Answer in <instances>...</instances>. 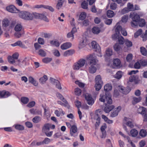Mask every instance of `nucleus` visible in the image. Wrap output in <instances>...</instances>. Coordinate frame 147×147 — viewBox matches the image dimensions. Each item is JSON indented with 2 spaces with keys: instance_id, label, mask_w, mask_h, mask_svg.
<instances>
[{
  "instance_id": "obj_49",
  "label": "nucleus",
  "mask_w": 147,
  "mask_h": 147,
  "mask_svg": "<svg viewBox=\"0 0 147 147\" xmlns=\"http://www.w3.org/2000/svg\"><path fill=\"white\" fill-rule=\"evenodd\" d=\"M129 11L134 10L133 5L130 3L127 4V7Z\"/></svg>"
},
{
  "instance_id": "obj_31",
  "label": "nucleus",
  "mask_w": 147,
  "mask_h": 147,
  "mask_svg": "<svg viewBox=\"0 0 147 147\" xmlns=\"http://www.w3.org/2000/svg\"><path fill=\"white\" fill-rule=\"evenodd\" d=\"M74 52L75 51L74 50H68L64 53V55L65 56H66L67 55H71L73 54Z\"/></svg>"
},
{
  "instance_id": "obj_48",
  "label": "nucleus",
  "mask_w": 147,
  "mask_h": 147,
  "mask_svg": "<svg viewBox=\"0 0 147 147\" xmlns=\"http://www.w3.org/2000/svg\"><path fill=\"white\" fill-rule=\"evenodd\" d=\"M88 3L86 1H83L81 4L82 7L85 9L88 8Z\"/></svg>"
},
{
  "instance_id": "obj_16",
  "label": "nucleus",
  "mask_w": 147,
  "mask_h": 147,
  "mask_svg": "<svg viewBox=\"0 0 147 147\" xmlns=\"http://www.w3.org/2000/svg\"><path fill=\"white\" fill-rule=\"evenodd\" d=\"M124 120L126 122L125 124L127 126L130 127V128H132L134 127V124L132 121L130 120L129 118L125 117Z\"/></svg>"
},
{
  "instance_id": "obj_57",
  "label": "nucleus",
  "mask_w": 147,
  "mask_h": 147,
  "mask_svg": "<svg viewBox=\"0 0 147 147\" xmlns=\"http://www.w3.org/2000/svg\"><path fill=\"white\" fill-rule=\"evenodd\" d=\"M141 37L143 41H146L147 40V35L145 33L142 34L141 35Z\"/></svg>"
},
{
  "instance_id": "obj_6",
  "label": "nucleus",
  "mask_w": 147,
  "mask_h": 147,
  "mask_svg": "<svg viewBox=\"0 0 147 147\" xmlns=\"http://www.w3.org/2000/svg\"><path fill=\"white\" fill-rule=\"evenodd\" d=\"M86 61L83 59H80L75 63L73 66L74 70H78L83 67L85 64Z\"/></svg>"
},
{
  "instance_id": "obj_62",
  "label": "nucleus",
  "mask_w": 147,
  "mask_h": 147,
  "mask_svg": "<svg viewBox=\"0 0 147 147\" xmlns=\"http://www.w3.org/2000/svg\"><path fill=\"white\" fill-rule=\"evenodd\" d=\"M35 104V102L34 101H32L30 102L27 105V106L30 108L33 107Z\"/></svg>"
},
{
  "instance_id": "obj_19",
  "label": "nucleus",
  "mask_w": 147,
  "mask_h": 147,
  "mask_svg": "<svg viewBox=\"0 0 147 147\" xmlns=\"http://www.w3.org/2000/svg\"><path fill=\"white\" fill-rule=\"evenodd\" d=\"M48 80V77L47 75H44L43 76L40 78L39 79V81L41 84H45Z\"/></svg>"
},
{
  "instance_id": "obj_33",
  "label": "nucleus",
  "mask_w": 147,
  "mask_h": 147,
  "mask_svg": "<svg viewBox=\"0 0 147 147\" xmlns=\"http://www.w3.org/2000/svg\"><path fill=\"white\" fill-rule=\"evenodd\" d=\"M8 61L10 63L13 64L16 62L15 60L11 56H9L7 57Z\"/></svg>"
},
{
  "instance_id": "obj_58",
  "label": "nucleus",
  "mask_w": 147,
  "mask_h": 147,
  "mask_svg": "<svg viewBox=\"0 0 147 147\" xmlns=\"http://www.w3.org/2000/svg\"><path fill=\"white\" fill-rule=\"evenodd\" d=\"M110 8L112 10H115L117 8V5L115 3H112L110 5Z\"/></svg>"
},
{
  "instance_id": "obj_13",
  "label": "nucleus",
  "mask_w": 147,
  "mask_h": 147,
  "mask_svg": "<svg viewBox=\"0 0 147 147\" xmlns=\"http://www.w3.org/2000/svg\"><path fill=\"white\" fill-rule=\"evenodd\" d=\"M37 16L36 17V19H40L43 20L44 21L48 22L49 20L47 17L46 15L45 14L39 13H36Z\"/></svg>"
},
{
  "instance_id": "obj_24",
  "label": "nucleus",
  "mask_w": 147,
  "mask_h": 147,
  "mask_svg": "<svg viewBox=\"0 0 147 147\" xmlns=\"http://www.w3.org/2000/svg\"><path fill=\"white\" fill-rule=\"evenodd\" d=\"M138 111L139 113L144 115L146 113V109L143 107H140L138 109Z\"/></svg>"
},
{
  "instance_id": "obj_61",
  "label": "nucleus",
  "mask_w": 147,
  "mask_h": 147,
  "mask_svg": "<svg viewBox=\"0 0 147 147\" xmlns=\"http://www.w3.org/2000/svg\"><path fill=\"white\" fill-rule=\"evenodd\" d=\"M51 141L48 138H45L42 142L43 144H48Z\"/></svg>"
},
{
  "instance_id": "obj_30",
  "label": "nucleus",
  "mask_w": 147,
  "mask_h": 147,
  "mask_svg": "<svg viewBox=\"0 0 147 147\" xmlns=\"http://www.w3.org/2000/svg\"><path fill=\"white\" fill-rule=\"evenodd\" d=\"M90 42L86 39H84L82 41V42L80 43V45L81 46H86L89 45Z\"/></svg>"
},
{
  "instance_id": "obj_53",
  "label": "nucleus",
  "mask_w": 147,
  "mask_h": 147,
  "mask_svg": "<svg viewBox=\"0 0 147 147\" xmlns=\"http://www.w3.org/2000/svg\"><path fill=\"white\" fill-rule=\"evenodd\" d=\"M142 32V30L141 29L138 30L135 34L134 37L137 38L141 34Z\"/></svg>"
},
{
  "instance_id": "obj_29",
  "label": "nucleus",
  "mask_w": 147,
  "mask_h": 147,
  "mask_svg": "<svg viewBox=\"0 0 147 147\" xmlns=\"http://www.w3.org/2000/svg\"><path fill=\"white\" fill-rule=\"evenodd\" d=\"M130 133L131 135L133 137L136 136L138 135V131L135 129H132L130 131Z\"/></svg>"
},
{
  "instance_id": "obj_60",
  "label": "nucleus",
  "mask_w": 147,
  "mask_h": 147,
  "mask_svg": "<svg viewBox=\"0 0 147 147\" xmlns=\"http://www.w3.org/2000/svg\"><path fill=\"white\" fill-rule=\"evenodd\" d=\"M63 3L61 1H58L56 5V8L58 9H59L62 7Z\"/></svg>"
},
{
  "instance_id": "obj_34",
  "label": "nucleus",
  "mask_w": 147,
  "mask_h": 147,
  "mask_svg": "<svg viewBox=\"0 0 147 147\" xmlns=\"http://www.w3.org/2000/svg\"><path fill=\"white\" fill-rule=\"evenodd\" d=\"M14 127L16 129L19 130H23L24 129V127L22 125L20 124L15 125Z\"/></svg>"
},
{
  "instance_id": "obj_23",
  "label": "nucleus",
  "mask_w": 147,
  "mask_h": 147,
  "mask_svg": "<svg viewBox=\"0 0 147 147\" xmlns=\"http://www.w3.org/2000/svg\"><path fill=\"white\" fill-rule=\"evenodd\" d=\"M141 100V98L140 97H134L133 98V100L132 102L133 105H135L138 102H140Z\"/></svg>"
},
{
  "instance_id": "obj_17",
  "label": "nucleus",
  "mask_w": 147,
  "mask_h": 147,
  "mask_svg": "<svg viewBox=\"0 0 147 147\" xmlns=\"http://www.w3.org/2000/svg\"><path fill=\"white\" fill-rule=\"evenodd\" d=\"M77 127L75 125H73L70 129V134L71 136H74V134L77 131Z\"/></svg>"
},
{
  "instance_id": "obj_37",
  "label": "nucleus",
  "mask_w": 147,
  "mask_h": 147,
  "mask_svg": "<svg viewBox=\"0 0 147 147\" xmlns=\"http://www.w3.org/2000/svg\"><path fill=\"white\" fill-rule=\"evenodd\" d=\"M41 120V118L39 116H36L32 119V121L35 123L39 122Z\"/></svg>"
},
{
  "instance_id": "obj_25",
  "label": "nucleus",
  "mask_w": 147,
  "mask_h": 147,
  "mask_svg": "<svg viewBox=\"0 0 147 147\" xmlns=\"http://www.w3.org/2000/svg\"><path fill=\"white\" fill-rule=\"evenodd\" d=\"M112 88V87L111 84H107L105 85L104 87V90L106 92L111 90Z\"/></svg>"
},
{
  "instance_id": "obj_55",
  "label": "nucleus",
  "mask_w": 147,
  "mask_h": 147,
  "mask_svg": "<svg viewBox=\"0 0 147 147\" xmlns=\"http://www.w3.org/2000/svg\"><path fill=\"white\" fill-rule=\"evenodd\" d=\"M124 43L127 46H132V42L127 39L125 40Z\"/></svg>"
},
{
  "instance_id": "obj_3",
  "label": "nucleus",
  "mask_w": 147,
  "mask_h": 147,
  "mask_svg": "<svg viewBox=\"0 0 147 147\" xmlns=\"http://www.w3.org/2000/svg\"><path fill=\"white\" fill-rule=\"evenodd\" d=\"M99 100L101 102H106L108 104H111L112 103L111 95L108 92H106L105 94H100Z\"/></svg>"
},
{
  "instance_id": "obj_56",
  "label": "nucleus",
  "mask_w": 147,
  "mask_h": 147,
  "mask_svg": "<svg viewBox=\"0 0 147 147\" xmlns=\"http://www.w3.org/2000/svg\"><path fill=\"white\" fill-rule=\"evenodd\" d=\"M127 1V0H117L116 2L118 4L121 3L120 6H122Z\"/></svg>"
},
{
  "instance_id": "obj_64",
  "label": "nucleus",
  "mask_w": 147,
  "mask_h": 147,
  "mask_svg": "<svg viewBox=\"0 0 147 147\" xmlns=\"http://www.w3.org/2000/svg\"><path fill=\"white\" fill-rule=\"evenodd\" d=\"M75 83L78 85V86L81 88H83L84 86V83L79 82L78 81H75Z\"/></svg>"
},
{
  "instance_id": "obj_2",
  "label": "nucleus",
  "mask_w": 147,
  "mask_h": 147,
  "mask_svg": "<svg viewBox=\"0 0 147 147\" xmlns=\"http://www.w3.org/2000/svg\"><path fill=\"white\" fill-rule=\"evenodd\" d=\"M36 12L30 13L27 11H22L20 12L19 14L20 17L26 20H32L34 18H36Z\"/></svg>"
},
{
  "instance_id": "obj_32",
  "label": "nucleus",
  "mask_w": 147,
  "mask_h": 147,
  "mask_svg": "<svg viewBox=\"0 0 147 147\" xmlns=\"http://www.w3.org/2000/svg\"><path fill=\"white\" fill-rule=\"evenodd\" d=\"M120 64V61L119 59H114L113 61V64L116 66H119Z\"/></svg>"
},
{
  "instance_id": "obj_10",
  "label": "nucleus",
  "mask_w": 147,
  "mask_h": 147,
  "mask_svg": "<svg viewBox=\"0 0 147 147\" xmlns=\"http://www.w3.org/2000/svg\"><path fill=\"white\" fill-rule=\"evenodd\" d=\"M40 47H34L35 50H38L37 53L39 55L42 57H45L47 55V53L45 50L41 49Z\"/></svg>"
},
{
  "instance_id": "obj_5",
  "label": "nucleus",
  "mask_w": 147,
  "mask_h": 147,
  "mask_svg": "<svg viewBox=\"0 0 147 147\" xmlns=\"http://www.w3.org/2000/svg\"><path fill=\"white\" fill-rule=\"evenodd\" d=\"M129 16L132 20V21L131 23V26L134 27L137 26L139 21L140 20V16L136 13H131Z\"/></svg>"
},
{
  "instance_id": "obj_9",
  "label": "nucleus",
  "mask_w": 147,
  "mask_h": 147,
  "mask_svg": "<svg viewBox=\"0 0 147 147\" xmlns=\"http://www.w3.org/2000/svg\"><path fill=\"white\" fill-rule=\"evenodd\" d=\"M49 81L52 84L55 85L56 88L60 90L62 88L61 86L60 83L57 80L51 77L49 79Z\"/></svg>"
},
{
  "instance_id": "obj_51",
  "label": "nucleus",
  "mask_w": 147,
  "mask_h": 147,
  "mask_svg": "<svg viewBox=\"0 0 147 147\" xmlns=\"http://www.w3.org/2000/svg\"><path fill=\"white\" fill-rule=\"evenodd\" d=\"M128 18V16L127 15L123 16L121 18V21L123 23H126Z\"/></svg>"
},
{
  "instance_id": "obj_28",
  "label": "nucleus",
  "mask_w": 147,
  "mask_h": 147,
  "mask_svg": "<svg viewBox=\"0 0 147 147\" xmlns=\"http://www.w3.org/2000/svg\"><path fill=\"white\" fill-rule=\"evenodd\" d=\"M96 83L102 84L103 82L101 80V77L100 75L97 76L95 78Z\"/></svg>"
},
{
  "instance_id": "obj_15",
  "label": "nucleus",
  "mask_w": 147,
  "mask_h": 147,
  "mask_svg": "<svg viewBox=\"0 0 147 147\" xmlns=\"http://www.w3.org/2000/svg\"><path fill=\"white\" fill-rule=\"evenodd\" d=\"M121 109V107L119 106L116 108L111 113V117H113L117 116L119 112Z\"/></svg>"
},
{
  "instance_id": "obj_44",
  "label": "nucleus",
  "mask_w": 147,
  "mask_h": 147,
  "mask_svg": "<svg viewBox=\"0 0 147 147\" xmlns=\"http://www.w3.org/2000/svg\"><path fill=\"white\" fill-rule=\"evenodd\" d=\"M112 55V51L111 49H108L106 51L105 56L110 57Z\"/></svg>"
},
{
  "instance_id": "obj_39",
  "label": "nucleus",
  "mask_w": 147,
  "mask_h": 147,
  "mask_svg": "<svg viewBox=\"0 0 147 147\" xmlns=\"http://www.w3.org/2000/svg\"><path fill=\"white\" fill-rule=\"evenodd\" d=\"M26 58H25V59L21 62V61L20 59H18L16 61L17 63V65H18L20 67H21L23 66V65L22 63H23L25 61V59H26Z\"/></svg>"
},
{
  "instance_id": "obj_14",
  "label": "nucleus",
  "mask_w": 147,
  "mask_h": 147,
  "mask_svg": "<svg viewBox=\"0 0 147 147\" xmlns=\"http://www.w3.org/2000/svg\"><path fill=\"white\" fill-rule=\"evenodd\" d=\"M111 105L108 103H105V106L104 109V111L105 112L109 113L115 107L113 105Z\"/></svg>"
},
{
  "instance_id": "obj_45",
  "label": "nucleus",
  "mask_w": 147,
  "mask_h": 147,
  "mask_svg": "<svg viewBox=\"0 0 147 147\" xmlns=\"http://www.w3.org/2000/svg\"><path fill=\"white\" fill-rule=\"evenodd\" d=\"M114 15L113 11L111 10H108L107 12V16L109 18H112Z\"/></svg>"
},
{
  "instance_id": "obj_36",
  "label": "nucleus",
  "mask_w": 147,
  "mask_h": 147,
  "mask_svg": "<svg viewBox=\"0 0 147 147\" xmlns=\"http://www.w3.org/2000/svg\"><path fill=\"white\" fill-rule=\"evenodd\" d=\"M57 96L61 100L64 102L67 103V101L63 98V96L59 93H57Z\"/></svg>"
},
{
  "instance_id": "obj_7",
  "label": "nucleus",
  "mask_w": 147,
  "mask_h": 147,
  "mask_svg": "<svg viewBox=\"0 0 147 147\" xmlns=\"http://www.w3.org/2000/svg\"><path fill=\"white\" fill-rule=\"evenodd\" d=\"M116 27L115 29L116 33H117L118 34H120L119 32L121 31L122 34L124 36H126L127 35V33L126 30L124 28H122L121 26L119 25H116Z\"/></svg>"
},
{
  "instance_id": "obj_21",
  "label": "nucleus",
  "mask_w": 147,
  "mask_h": 147,
  "mask_svg": "<svg viewBox=\"0 0 147 147\" xmlns=\"http://www.w3.org/2000/svg\"><path fill=\"white\" fill-rule=\"evenodd\" d=\"M51 45L55 46H59L60 45V43L58 40L56 39H54L51 40L49 41Z\"/></svg>"
},
{
  "instance_id": "obj_59",
  "label": "nucleus",
  "mask_w": 147,
  "mask_h": 147,
  "mask_svg": "<svg viewBox=\"0 0 147 147\" xmlns=\"http://www.w3.org/2000/svg\"><path fill=\"white\" fill-rule=\"evenodd\" d=\"M38 41L39 44L43 45L45 43V41L44 39L41 38H39L38 40Z\"/></svg>"
},
{
  "instance_id": "obj_8",
  "label": "nucleus",
  "mask_w": 147,
  "mask_h": 147,
  "mask_svg": "<svg viewBox=\"0 0 147 147\" xmlns=\"http://www.w3.org/2000/svg\"><path fill=\"white\" fill-rule=\"evenodd\" d=\"M118 89L121 92L125 94L128 93L130 91V89L129 87H127L125 88L122 86H118Z\"/></svg>"
},
{
  "instance_id": "obj_47",
  "label": "nucleus",
  "mask_w": 147,
  "mask_h": 147,
  "mask_svg": "<svg viewBox=\"0 0 147 147\" xmlns=\"http://www.w3.org/2000/svg\"><path fill=\"white\" fill-rule=\"evenodd\" d=\"M86 13L85 12H83L81 13L80 15L79 19L81 20H83L86 17Z\"/></svg>"
},
{
  "instance_id": "obj_4",
  "label": "nucleus",
  "mask_w": 147,
  "mask_h": 147,
  "mask_svg": "<svg viewBox=\"0 0 147 147\" xmlns=\"http://www.w3.org/2000/svg\"><path fill=\"white\" fill-rule=\"evenodd\" d=\"M112 37L113 40H117L115 46H119V45H123L124 43L125 40L123 37L121 35L118 34L117 33H115L113 35Z\"/></svg>"
},
{
  "instance_id": "obj_26",
  "label": "nucleus",
  "mask_w": 147,
  "mask_h": 147,
  "mask_svg": "<svg viewBox=\"0 0 147 147\" xmlns=\"http://www.w3.org/2000/svg\"><path fill=\"white\" fill-rule=\"evenodd\" d=\"M9 20L7 18L4 19L3 21L2 24L3 26L5 27L8 26L9 24Z\"/></svg>"
},
{
  "instance_id": "obj_46",
  "label": "nucleus",
  "mask_w": 147,
  "mask_h": 147,
  "mask_svg": "<svg viewBox=\"0 0 147 147\" xmlns=\"http://www.w3.org/2000/svg\"><path fill=\"white\" fill-rule=\"evenodd\" d=\"M140 135L142 137H145L147 135L146 131L144 129H142L140 132Z\"/></svg>"
},
{
  "instance_id": "obj_11",
  "label": "nucleus",
  "mask_w": 147,
  "mask_h": 147,
  "mask_svg": "<svg viewBox=\"0 0 147 147\" xmlns=\"http://www.w3.org/2000/svg\"><path fill=\"white\" fill-rule=\"evenodd\" d=\"M85 97L89 105H92L94 103V100L90 94L87 93L85 94Z\"/></svg>"
},
{
  "instance_id": "obj_27",
  "label": "nucleus",
  "mask_w": 147,
  "mask_h": 147,
  "mask_svg": "<svg viewBox=\"0 0 147 147\" xmlns=\"http://www.w3.org/2000/svg\"><path fill=\"white\" fill-rule=\"evenodd\" d=\"M100 28L96 27H93L92 29V32L94 34H98L100 32Z\"/></svg>"
},
{
  "instance_id": "obj_20",
  "label": "nucleus",
  "mask_w": 147,
  "mask_h": 147,
  "mask_svg": "<svg viewBox=\"0 0 147 147\" xmlns=\"http://www.w3.org/2000/svg\"><path fill=\"white\" fill-rule=\"evenodd\" d=\"M29 82L33 84L35 86H37L38 85V82L34 79L31 76L28 78Z\"/></svg>"
},
{
  "instance_id": "obj_40",
  "label": "nucleus",
  "mask_w": 147,
  "mask_h": 147,
  "mask_svg": "<svg viewBox=\"0 0 147 147\" xmlns=\"http://www.w3.org/2000/svg\"><path fill=\"white\" fill-rule=\"evenodd\" d=\"M21 100L22 103L24 104H26L28 102L29 99L26 97H22L21 98Z\"/></svg>"
},
{
  "instance_id": "obj_50",
  "label": "nucleus",
  "mask_w": 147,
  "mask_h": 147,
  "mask_svg": "<svg viewBox=\"0 0 147 147\" xmlns=\"http://www.w3.org/2000/svg\"><path fill=\"white\" fill-rule=\"evenodd\" d=\"M23 45H24L23 44L21 41L20 40L18 41L15 43L11 44L12 46H21Z\"/></svg>"
},
{
  "instance_id": "obj_22",
  "label": "nucleus",
  "mask_w": 147,
  "mask_h": 147,
  "mask_svg": "<svg viewBox=\"0 0 147 147\" xmlns=\"http://www.w3.org/2000/svg\"><path fill=\"white\" fill-rule=\"evenodd\" d=\"M22 29V26L20 24H17L14 27L15 30L17 32H19Z\"/></svg>"
},
{
  "instance_id": "obj_1",
  "label": "nucleus",
  "mask_w": 147,
  "mask_h": 147,
  "mask_svg": "<svg viewBox=\"0 0 147 147\" xmlns=\"http://www.w3.org/2000/svg\"><path fill=\"white\" fill-rule=\"evenodd\" d=\"M87 59L89 61V72L92 74L95 73L96 70V68L95 66L96 65L98 61L96 57L93 54L90 55L87 57Z\"/></svg>"
},
{
  "instance_id": "obj_63",
  "label": "nucleus",
  "mask_w": 147,
  "mask_h": 147,
  "mask_svg": "<svg viewBox=\"0 0 147 147\" xmlns=\"http://www.w3.org/2000/svg\"><path fill=\"white\" fill-rule=\"evenodd\" d=\"M82 24L83 26H87L89 24V21L88 20H86L82 22Z\"/></svg>"
},
{
  "instance_id": "obj_41",
  "label": "nucleus",
  "mask_w": 147,
  "mask_h": 147,
  "mask_svg": "<svg viewBox=\"0 0 147 147\" xmlns=\"http://www.w3.org/2000/svg\"><path fill=\"white\" fill-rule=\"evenodd\" d=\"M102 84L103 83L100 84L96 83L94 86L96 90L97 91L101 89Z\"/></svg>"
},
{
  "instance_id": "obj_12",
  "label": "nucleus",
  "mask_w": 147,
  "mask_h": 147,
  "mask_svg": "<svg viewBox=\"0 0 147 147\" xmlns=\"http://www.w3.org/2000/svg\"><path fill=\"white\" fill-rule=\"evenodd\" d=\"M6 8L8 11L12 13H17L19 11L15 6L12 5L7 6Z\"/></svg>"
},
{
  "instance_id": "obj_52",
  "label": "nucleus",
  "mask_w": 147,
  "mask_h": 147,
  "mask_svg": "<svg viewBox=\"0 0 147 147\" xmlns=\"http://www.w3.org/2000/svg\"><path fill=\"white\" fill-rule=\"evenodd\" d=\"M133 55L131 54H128L126 57V60L128 62H130L132 59Z\"/></svg>"
},
{
  "instance_id": "obj_42",
  "label": "nucleus",
  "mask_w": 147,
  "mask_h": 147,
  "mask_svg": "<svg viewBox=\"0 0 147 147\" xmlns=\"http://www.w3.org/2000/svg\"><path fill=\"white\" fill-rule=\"evenodd\" d=\"M52 60V58L49 57H45L42 59L43 62L45 63H47L50 62Z\"/></svg>"
},
{
  "instance_id": "obj_35",
  "label": "nucleus",
  "mask_w": 147,
  "mask_h": 147,
  "mask_svg": "<svg viewBox=\"0 0 147 147\" xmlns=\"http://www.w3.org/2000/svg\"><path fill=\"white\" fill-rule=\"evenodd\" d=\"M122 75V72L121 71H118L115 75L114 76L115 78L119 79L121 78Z\"/></svg>"
},
{
  "instance_id": "obj_18",
  "label": "nucleus",
  "mask_w": 147,
  "mask_h": 147,
  "mask_svg": "<svg viewBox=\"0 0 147 147\" xmlns=\"http://www.w3.org/2000/svg\"><path fill=\"white\" fill-rule=\"evenodd\" d=\"M51 127V124L49 123L45 124L43 127L42 131L44 132L49 131Z\"/></svg>"
},
{
  "instance_id": "obj_38",
  "label": "nucleus",
  "mask_w": 147,
  "mask_h": 147,
  "mask_svg": "<svg viewBox=\"0 0 147 147\" xmlns=\"http://www.w3.org/2000/svg\"><path fill=\"white\" fill-rule=\"evenodd\" d=\"M140 51L142 55L146 56L147 54V51L145 48L143 47H140Z\"/></svg>"
},
{
  "instance_id": "obj_54",
  "label": "nucleus",
  "mask_w": 147,
  "mask_h": 147,
  "mask_svg": "<svg viewBox=\"0 0 147 147\" xmlns=\"http://www.w3.org/2000/svg\"><path fill=\"white\" fill-rule=\"evenodd\" d=\"M75 92L76 95L79 96L81 94V90L79 88H77L75 89Z\"/></svg>"
},
{
  "instance_id": "obj_43",
  "label": "nucleus",
  "mask_w": 147,
  "mask_h": 147,
  "mask_svg": "<svg viewBox=\"0 0 147 147\" xmlns=\"http://www.w3.org/2000/svg\"><path fill=\"white\" fill-rule=\"evenodd\" d=\"M145 24L146 22L143 19H140L138 23V24L139 25L140 27L144 26L145 25Z\"/></svg>"
}]
</instances>
